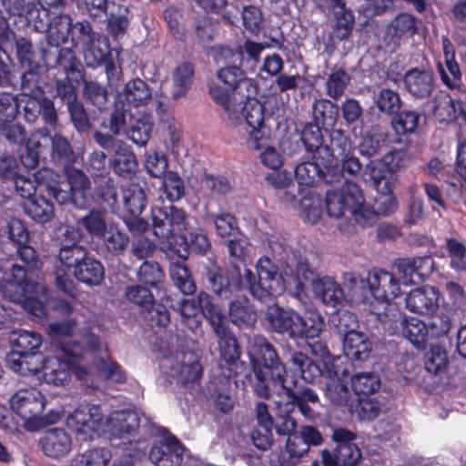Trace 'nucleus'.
<instances>
[{
    "mask_svg": "<svg viewBox=\"0 0 466 466\" xmlns=\"http://www.w3.org/2000/svg\"><path fill=\"white\" fill-rule=\"evenodd\" d=\"M309 451L308 444L297 432L288 436L286 449L279 457L281 466H294Z\"/></svg>",
    "mask_w": 466,
    "mask_h": 466,
    "instance_id": "nucleus-44",
    "label": "nucleus"
},
{
    "mask_svg": "<svg viewBox=\"0 0 466 466\" xmlns=\"http://www.w3.org/2000/svg\"><path fill=\"white\" fill-rule=\"evenodd\" d=\"M295 313L296 311L291 309L271 305L267 309L266 319L275 331L286 333L290 338V329H292Z\"/></svg>",
    "mask_w": 466,
    "mask_h": 466,
    "instance_id": "nucleus-41",
    "label": "nucleus"
},
{
    "mask_svg": "<svg viewBox=\"0 0 466 466\" xmlns=\"http://www.w3.org/2000/svg\"><path fill=\"white\" fill-rule=\"evenodd\" d=\"M137 167V160L134 153L128 147L118 145L115 150L114 168L119 174H127L134 171Z\"/></svg>",
    "mask_w": 466,
    "mask_h": 466,
    "instance_id": "nucleus-60",
    "label": "nucleus"
},
{
    "mask_svg": "<svg viewBox=\"0 0 466 466\" xmlns=\"http://www.w3.org/2000/svg\"><path fill=\"white\" fill-rule=\"evenodd\" d=\"M144 166L152 177H161L163 175H166L168 163L163 153L155 149H149L146 153Z\"/></svg>",
    "mask_w": 466,
    "mask_h": 466,
    "instance_id": "nucleus-62",
    "label": "nucleus"
},
{
    "mask_svg": "<svg viewBox=\"0 0 466 466\" xmlns=\"http://www.w3.org/2000/svg\"><path fill=\"white\" fill-rule=\"evenodd\" d=\"M152 130V121L149 115H145L142 117L136 118L129 124V128L127 130L128 137L137 145H145L150 137Z\"/></svg>",
    "mask_w": 466,
    "mask_h": 466,
    "instance_id": "nucleus-55",
    "label": "nucleus"
},
{
    "mask_svg": "<svg viewBox=\"0 0 466 466\" xmlns=\"http://www.w3.org/2000/svg\"><path fill=\"white\" fill-rule=\"evenodd\" d=\"M108 52V43L106 37L97 35L93 39L92 44H86L84 46V56L87 66L96 67L105 59Z\"/></svg>",
    "mask_w": 466,
    "mask_h": 466,
    "instance_id": "nucleus-50",
    "label": "nucleus"
},
{
    "mask_svg": "<svg viewBox=\"0 0 466 466\" xmlns=\"http://www.w3.org/2000/svg\"><path fill=\"white\" fill-rule=\"evenodd\" d=\"M14 40L17 59L21 66L25 69L22 76L23 86L27 88L30 81L35 84L37 82L40 56L35 52L32 43L28 39L21 37Z\"/></svg>",
    "mask_w": 466,
    "mask_h": 466,
    "instance_id": "nucleus-26",
    "label": "nucleus"
},
{
    "mask_svg": "<svg viewBox=\"0 0 466 466\" xmlns=\"http://www.w3.org/2000/svg\"><path fill=\"white\" fill-rule=\"evenodd\" d=\"M72 28L71 18L67 15L55 17L48 27V41L53 46H59L67 41Z\"/></svg>",
    "mask_w": 466,
    "mask_h": 466,
    "instance_id": "nucleus-51",
    "label": "nucleus"
},
{
    "mask_svg": "<svg viewBox=\"0 0 466 466\" xmlns=\"http://www.w3.org/2000/svg\"><path fill=\"white\" fill-rule=\"evenodd\" d=\"M272 98L260 102L254 96H244L242 103L239 99L231 102V106L236 108L238 119L228 121L233 126H239L248 136V142L254 149H260L264 147L268 138L264 126L265 108L272 102Z\"/></svg>",
    "mask_w": 466,
    "mask_h": 466,
    "instance_id": "nucleus-10",
    "label": "nucleus"
},
{
    "mask_svg": "<svg viewBox=\"0 0 466 466\" xmlns=\"http://www.w3.org/2000/svg\"><path fill=\"white\" fill-rule=\"evenodd\" d=\"M17 249L21 259L26 264V268L24 267L21 268L27 273V275L29 273L30 275L32 274V278H30L31 280L28 281L26 279L23 283V286L25 287L30 291H33L35 289V286L36 284H41L46 289L38 272L40 261L37 258L35 250L26 244L18 245Z\"/></svg>",
    "mask_w": 466,
    "mask_h": 466,
    "instance_id": "nucleus-39",
    "label": "nucleus"
},
{
    "mask_svg": "<svg viewBox=\"0 0 466 466\" xmlns=\"http://www.w3.org/2000/svg\"><path fill=\"white\" fill-rule=\"evenodd\" d=\"M86 250L77 245L67 246L63 244L59 252L61 267L56 271V286L65 294L75 297L76 292L73 281L68 278L67 272L73 271L86 258Z\"/></svg>",
    "mask_w": 466,
    "mask_h": 466,
    "instance_id": "nucleus-18",
    "label": "nucleus"
},
{
    "mask_svg": "<svg viewBox=\"0 0 466 466\" xmlns=\"http://www.w3.org/2000/svg\"><path fill=\"white\" fill-rule=\"evenodd\" d=\"M256 271L258 274V280L250 269L245 270L243 279L234 280L235 277H239L240 275L239 270L237 268L232 269L230 276L228 271L221 268L210 271L208 273V279L213 291L221 298L228 299L230 296L232 289L238 286L247 287L250 290L251 294L256 298L250 287L253 283L258 284L260 282V278L257 267ZM257 299H259L258 297Z\"/></svg>",
    "mask_w": 466,
    "mask_h": 466,
    "instance_id": "nucleus-17",
    "label": "nucleus"
},
{
    "mask_svg": "<svg viewBox=\"0 0 466 466\" xmlns=\"http://www.w3.org/2000/svg\"><path fill=\"white\" fill-rule=\"evenodd\" d=\"M229 317L238 326H251L256 322L257 313L248 300L242 298L229 304Z\"/></svg>",
    "mask_w": 466,
    "mask_h": 466,
    "instance_id": "nucleus-47",
    "label": "nucleus"
},
{
    "mask_svg": "<svg viewBox=\"0 0 466 466\" xmlns=\"http://www.w3.org/2000/svg\"><path fill=\"white\" fill-rule=\"evenodd\" d=\"M135 115L132 112L130 107L125 106L124 107L121 105H118V102L116 100L115 102V110L111 115L109 128L116 135L120 134L121 132H127L126 126L131 123Z\"/></svg>",
    "mask_w": 466,
    "mask_h": 466,
    "instance_id": "nucleus-61",
    "label": "nucleus"
},
{
    "mask_svg": "<svg viewBox=\"0 0 466 466\" xmlns=\"http://www.w3.org/2000/svg\"><path fill=\"white\" fill-rule=\"evenodd\" d=\"M334 162L323 165L315 154L309 155L308 159L299 162L295 168V176L300 186L313 187L317 181L324 177L326 171H330Z\"/></svg>",
    "mask_w": 466,
    "mask_h": 466,
    "instance_id": "nucleus-30",
    "label": "nucleus"
},
{
    "mask_svg": "<svg viewBox=\"0 0 466 466\" xmlns=\"http://www.w3.org/2000/svg\"><path fill=\"white\" fill-rule=\"evenodd\" d=\"M448 355L447 351L441 346H433L427 353L425 360V369L432 374H439L447 368Z\"/></svg>",
    "mask_w": 466,
    "mask_h": 466,
    "instance_id": "nucleus-63",
    "label": "nucleus"
},
{
    "mask_svg": "<svg viewBox=\"0 0 466 466\" xmlns=\"http://www.w3.org/2000/svg\"><path fill=\"white\" fill-rule=\"evenodd\" d=\"M170 276L175 285L184 293L192 294L196 286L191 275L182 261L172 262L170 265Z\"/></svg>",
    "mask_w": 466,
    "mask_h": 466,
    "instance_id": "nucleus-57",
    "label": "nucleus"
},
{
    "mask_svg": "<svg viewBox=\"0 0 466 466\" xmlns=\"http://www.w3.org/2000/svg\"><path fill=\"white\" fill-rule=\"evenodd\" d=\"M112 1L113 4H110L109 11L106 14L109 15L107 25L108 32L116 37L124 34L128 25V20L127 18L128 13L127 0Z\"/></svg>",
    "mask_w": 466,
    "mask_h": 466,
    "instance_id": "nucleus-42",
    "label": "nucleus"
},
{
    "mask_svg": "<svg viewBox=\"0 0 466 466\" xmlns=\"http://www.w3.org/2000/svg\"><path fill=\"white\" fill-rule=\"evenodd\" d=\"M71 445V438L63 429H51L40 439L42 451L54 458L67 454Z\"/></svg>",
    "mask_w": 466,
    "mask_h": 466,
    "instance_id": "nucleus-34",
    "label": "nucleus"
},
{
    "mask_svg": "<svg viewBox=\"0 0 466 466\" xmlns=\"http://www.w3.org/2000/svg\"><path fill=\"white\" fill-rule=\"evenodd\" d=\"M184 189V182L181 177L175 172H168L164 176L162 186L159 189V198L174 202L182 198Z\"/></svg>",
    "mask_w": 466,
    "mask_h": 466,
    "instance_id": "nucleus-54",
    "label": "nucleus"
},
{
    "mask_svg": "<svg viewBox=\"0 0 466 466\" xmlns=\"http://www.w3.org/2000/svg\"><path fill=\"white\" fill-rule=\"evenodd\" d=\"M324 328L322 316L315 310H307L304 316L295 313L290 338L293 339H313L318 338Z\"/></svg>",
    "mask_w": 466,
    "mask_h": 466,
    "instance_id": "nucleus-25",
    "label": "nucleus"
},
{
    "mask_svg": "<svg viewBox=\"0 0 466 466\" xmlns=\"http://www.w3.org/2000/svg\"><path fill=\"white\" fill-rule=\"evenodd\" d=\"M123 203L131 216L140 215L146 208V195L137 185H130L122 190Z\"/></svg>",
    "mask_w": 466,
    "mask_h": 466,
    "instance_id": "nucleus-52",
    "label": "nucleus"
},
{
    "mask_svg": "<svg viewBox=\"0 0 466 466\" xmlns=\"http://www.w3.org/2000/svg\"><path fill=\"white\" fill-rule=\"evenodd\" d=\"M57 93L64 98H67V107L71 115L72 122L74 123V126L76 127V129L79 131L87 130L88 119L83 106L74 101L75 96L73 94L72 87L65 84L61 85L58 83Z\"/></svg>",
    "mask_w": 466,
    "mask_h": 466,
    "instance_id": "nucleus-43",
    "label": "nucleus"
},
{
    "mask_svg": "<svg viewBox=\"0 0 466 466\" xmlns=\"http://www.w3.org/2000/svg\"><path fill=\"white\" fill-rule=\"evenodd\" d=\"M139 422L138 414L133 410L115 411L104 420L99 406L93 404L80 405L66 418L67 427L84 440L102 432L122 437L137 429Z\"/></svg>",
    "mask_w": 466,
    "mask_h": 466,
    "instance_id": "nucleus-6",
    "label": "nucleus"
},
{
    "mask_svg": "<svg viewBox=\"0 0 466 466\" xmlns=\"http://www.w3.org/2000/svg\"><path fill=\"white\" fill-rule=\"evenodd\" d=\"M416 31L415 17L407 13L398 15L388 26L387 32L393 41L408 38Z\"/></svg>",
    "mask_w": 466,
    "mask_h": 466,
    "instance_id": "nucleus-48",
    "label": "nucleus"
},
{
    "mask_svg": "<svg viewBox=\"0 0 466 466\" xmlns=\"http://www.w3.org/2000/svg\"><path fill=\"white\" fill-rule=\"evenodd\" d=\"M10 341L13 347L19 350H12L5 358L6 367L8 368V360L12 354H16L25 359L26 356H38L36 350L43 343L42 336L33 330H13L10 335Z\"/></svg>",
    "mask_w": 466,
    "mask_h": 466,
    "instance_id": "nucleus-29",
    "label": "nucleus"
},
{
    "mask_svg": "<svg viewBox=\"0 0 466 466\" xmlns=\"http://www.w3.org/2000/svg\"><path fill=\"white\" fill-rule=\"evenodd\" d=\"M194 76L192 64L184 62L178 65L162 86L163 92L172 100H178L186 96L191 87Z\"/></svg>",
    "mask_w": 466,
    "mask_h": 466,
    "instance_id": "nucleus-23",
    "label": "nucleus"
},
{
    "mask_svg": "<svg viewBox=\"0 0 466 466\" xmlns=\"http://www.w3.org/2000/svg\"><path fill=\"white\" fill-rule=\"evenodd\" d=\"M378 196L374 201V209L365 202V198L360 187L348 181L339 189L327 193L326 206L328 214L336 218L347 221L354 220L362 228L372 225L377 214L388 216L398 208L396 198L390 190H377Z\"/></svg>",
    "mask_w": 466,
    "mask_h": 466,
    "instance_id": "nucleus-4",
    "label": "nucleus"
},
{
    "mask_svg": "<svg viewBox=\"0 0 466 466\" xmlns=\"http://www.w3.org/2000/svg\"><path fill=\"white\" fill-rule=\"evenodd\" d=\"M183 452L184 448L177 440L169 437L151 448L149 459L156 466H177L182 461Z\"/></svg>",
    "mask_w": 466,
    "mask_h": 466,
    "instance_id": "nucleus-28",
    "label": "nucleus"
},
{
    "mask_svg": "<svg viewBox=\"0 0 466 466\" xmlns=\"http://www.w3.org/2000/svg\"><path fill=\"white\" fill-rule=\"evenodd\" d=\"M46 402V397L35 387L17 389L8 399L11 410L28 431L43 428L42 414Z\"/></svg>",
    "mask_w": 466,
    "mask_h": 466,
    "instance_id": "nucleus-11",
    "label": "nucleus"
},
{
    "mask_svg": "<svg viewBox=\"0 0 466 466\" xmlns=\"http://www.w3.org/2000/svg\"><path fill=\"white\" fill-rule=\"evenodd\" d=\"M352 390L357 394L368 395L373 393L380 388V379L372 372H364L350 377Z\"/></svg>",
    "mask_w": 466,
    "mask_h": 466,
    "instance_id": "nucleus-59",
    "label": "nucleus"
},
{
    "mask_svg": "<svg viewBox=\"0 0 466 466\" xmlns=\"http://www.w3.org/2000/svg\"><path fill=\"white\" fill-rule=\"evenodd\" d=\"M433 114L441 123H451L458 119L461 132L466 135V111L460 101L441 92L433 100Z\"/></svg>",
    "mask_w": 466,
    "mask_h": 466,
    "instance_id": "nucleus-22",
    "label": "nucleus"
},
{
    "mask_svg": "<svg viewBox=\"0 0 466 466\" xmlns=\"http://www.w3.org/2000/svg\"><path fill=\"white\" fill-rule=\"evenodd\" d=\"M331 439L336 442L335 453L328 450L322 451L324 466H355L361 459V452L354 443L356 439L352 431L338 428L332 432Z\"/></svg>",
    "mask_w": 466,
    "mask_h": 466,
    "instance_id": "nucleus-14",
    "label": "nucleus"
},
{
    "mask_svg": "<svg viewBox=\"0 0 466 466\" xmlns=\"http://www.w3.org/2000/svg\"><path fill=\"white\" fill-rule=\"evenodd\" d=\"M323 11L330 10L334 23L331 28L325 30L319 38L325 46V50L331 53L336 45L347 39L352 31L354 18L351 13L345 8L343 0H314Z\"/></svg>",
    "mask_w": 466,
    "mask_h": 466,
    "instance_id": "nucleus-13",
    "label": "nucleus"
},
{
    "mask_svg": "<svg viewBox=\"0 0 466 466\" xmlns=\"http://www.w3.org/2000/svg\"><path fill=\"white\" fill-rule=\"evenodd\" d=\"M397 322L401 327L402 335L411 344L418 349L423 348L428 337V328L422 320L398 312V319L395 320V323L397 324Z\"/></svg>",
    "mask_w": 466,
    "mask_h": 466,
    "instance_id": "nucleus-37",
    "label": "nucleus"
},
{
    "mask_svg": "<svg viewBox=\"0 0 466 466\" xmlns=\"http://www.w3.org/2000/svg\"><path fill=\"white\" fill-rule=\"evenodd\" d=\"M322 132L316 125H308L305 127L301 140L305 145L309 155L315 154L318 159H321L323 165H330L334 162V157L328 146H322Z\"/></svg>",
    "mask_w": 466,
    "mask_h": 466,
    "instance_id": "nucleus-31",
    "label": "nucleus"
},
{
    "mask_svg": "<svg viewBox=\"0 0 466 466\" xmlns=\"http://www.w3.org/2000/svg\"><path fill=\"white\" fill-rule=\"evenodd\" d=\"M248 355L253 363V370L257 381L254 390L258 396L268 398L270 388L279 394H285L294 403H311L316 405L318 395L310 389H302L298 393H292L291 385L295 378L288 380V373L273 346L264 338H256L248 347Z\"/></svg>",
    "mask_w": 466,
    "mask_h": 466,
    "instance_id": "nucleus-3",
    "label": "nucleus"
},
{
    "mask_svg": "<svg viewBox=\"0 0 466 466\" xmlns=\"http://www.w3.org/2000/svg\"><path fill=\"white\" fill-rule=\"evenodd\" d=\"M161 369L167 375L183 384L195 382L202 375V367L193 352L170 353L162 360Z\"/></svg>",
    "mask_w": 466,
    "mask_h": 466,
    "instance_id": "nucleus-15",
    "label": "nucleus"
},
{
    "mask_svg": "<svg viewBox=\"0 0 466 466\" xmlns=\"http://www.w3.org/2000/svg\"><path fill=\"white\" fill-rule=\"evenodd\" d=\"M378 109L387 115L397 112L401 106L400 95L390 88H382L375 97Z\"/></svg>",
    "mask_w": 466,
    "mask_h": 466,
    "instance_id": "nucleus-58",
    "label": "nucleus"
},
{
    "mask_svg": "<svg viewBox=\"0 0 466 466\" xmlns=\"http://www.w3.org/2000/svg\"><path fill=\"white\" fill-rule=\"evenodd\" d=\"M440 293L432 286L410 290L405 297V308L415 314L431 315L439 308Z\"/></svg>",
    "mask_w": 466,
    "mask_h": 466,
    "instance_id": "nucleus-21",
    "label": "nucleus"
},
{
    "mask_svg": "<svg viewBox=\"0 0 466 466\" xmlns=\"http://www.w3.org/2000/svg\"><path fill=\"white\" fill-rule=\"evenodd\" d=\"M128 300L139 305L148 311L150 320L157 326L165 327L170 321L167 309L161 304H155L151 292L141 286H133L126 292Z\"/></svg>",
    "mask_w": 466,
    "mask_h": 466,
    "instance_id": "nucleus-20",
    "label": "nucleus"
},
{
    "mask_svg": "<svg viewBox=\"0 0 466 466\" xmlns=\"http://www.w3.org/2000/svg\"><path fill=\"white\" fill-rule=\"evenodd\" d=\"M275 257L279 256L281 260L279 272L275 270L270 258H260L257 268L260 282L253 283L252 292L259 300L278 297L287 292L298 297L302 292L307 282L311 284L314 296L323 304L336 308L344 300L355 306L366 304L367 296L364 294L365 281L352 272L346 273L343 285L347 290L345 295L340 285L331 277H319L309 265L307 256L296 253H288L281 244L269 242Z\"/></svg>",
    "mask_w": 466,
    "mask_h": 466,
    "instance_id": "nucleus-1",
    "label": "nucleus"
},
{
    "mask_svg": "<svg viewBox=\"0 0 466 466\" xmlns=\"http://www.w3.org/2000/svg\"><path fill=\"white\" fill-rule=\"evenodd\" d=\"M24 208L25 213L38 223L48 222L55 215L53 205L41 196H35L27 200Z\"/></svg>",
    "mask_w": 466,
    "mask_h": 466,
    "instance_id": "nucleus-45",
    "label": "nucleus"
},
{
    "mask_svg": "<svg viewBox=\"0 0 466 466\" xmlns=\"http://www.w3.org/2000/svg\"><path fill=\"white\" fill-rule=\"evenodd\" d=\"M299 208L301 217L310 224L317 223L322 215L321 198L312 192L301 198Z\"/></svg>",
    "mask_w": 466,
    "mask_h": 466,
    "instance_id": "nucleus-56",
    "label": "nucleus"
},
{
    "mask_svg": "<svg viewBox=\"0 0 466 466\" xmlns=\"http://www.w3.org/2000/svg\"><path fill=\"white\" fill-rule=\"evenodd\" d=\"M365 281L364 294L368 298L366 304H361L364 309L381 318V313L374 305L390 306V302L401 294L400 283L393 271L376 269L369 273Z\"/></svg>",
    "mask_w": 466,
    "mask_h": 466,
    "instance_id": "nucleus-12",
    "label": "nucleus"
},
{
    "mask_svg": "<svg viewBox=\"0 0 466 466\" xmlns=\"http://www.w3.org/2000/svg\"><path fill=\"white\" fill-rule=\"evenodd\" d=\"M294 376H300L307 382H314L321 377L326 396L338 405L346 404L350 398L348 383L350 374L339 367V360L326 357L321 365L315 364L301 352H295L291 357Z\"/></svg>",
    "mask_w": 466,
    "mask_h": 466,
    "instance_id": "nucleus-8",
    "label": "nucleus"
},
{
    "mask_svg": "<svg viewBox=\"0 0 466 466\" xmlns=\"http://www.w3.org/2000/svg\"><path fill=\"white\" fill-rule=\"evenodd\" d=\"M75 326L76 324L73 320L54 322L49 325L50 334L53 337L56 349H59V345L64 344L69 350H73L78 346L84 352L86 351L78 342L74 345H69V341H67V339L75 332Z\"/></svg>",
    "mask_w": 466,
    "mask_h": 466,
    "instance_id": "nucleus-53",
    "label": "nucleus"
},
{
    "mask_svg": "<svg viewBox=\"0 0 466 466\" xmlns=\"http://www.w3.org/2000/svg\"><path fill=\"white\" fill-rule=\"evenodd\" d=\"M153 230L157 238L162 240L163 248L173 252L181 259H186L189 249L197 253H205L209 248L206 235L189 228L186 213L169 206L152 208Z\"/></svg>",
    "mask_w": 466,
    "mask_h": 466,
    "instance_id": "nucleus-5",
    "label": "nucleus"
},
{
    "mask_svg": "<svg viewBox=\"0 0 466 466\" xmlns=\"http://www.w3.org/2000/svg\"><path fill=\"white\" fill-rule=\"evenodd\" d=\"M386 141V134L379 127L370 128L358 143L359 153L366 157L377 155Z\"/></svg>",
    "mask_w": 466,
    "mask_h": 466,
    "instance_id": "nucleus-49",
    "label": "nucleus"
},
{
    "mask_svg": "<svg viewBox=\"0 0 466 466\" xmlns=\"http://www.w3.org/2000/svg\"><path fill=\"white\" fill-rule=\"evenodd\" d=\"M433 270V260L431 257L407 258L397 260L393 266V273L400 286H409L421 281Z\"/></svg>",
    "mask_w": 466,
    "mask_h": 466,
    "instance_id": "nucleus-19",
    "label": "nucleus"
},
{
    "mask_svg": "<svg viewBox=\"0 0 466 466\" xmlns=\"http://www.w3.org/2000/svg\"><path fill=\"white\" fill-rule=\"evenodd\" d=\"M365 181L371 182L376 190H390L392 187V177L387 167L380 159L370 161L363 172Z\"/></svg>",
    "mask_w": 466,
    "mask_h": 466,
    "instance_id": "nucleus-40",
    "label": "nucleus"
},
{
    "mask_svg": "<svg viewBox=\"0 0 466 466\" xmlns=\"http://www.w3.org/2000/svg\"><path fill=\"white\" fill-rule=\"evenodd\" d=\"M111 458L106 449H95L88 451L74 461V466H105Z\"/></svg>",
    "mask_w": 466,
    "mask_h": 466,
    "instance_id": "nucleus-64",
    "label": "nucleus"
},
{
    "mask_svg": "<svg viewBox=\"0 0 466 466\" xmlns=\"http://www.w3.org/2000/svg\"><path fill=\"white\" fill-rule=\"evenodd\" d=\"M23 93L18 97V105H24L25 117L28 122H34L41 113L43 91L39 86V78L36 84L30 81L27 88L22 86Z\"/></svg>",
    "mask_w": 466,
    "mask_h": 466,
    "instance_id": "nucleus-36",
    "label": "nucleus"
},
{
    "mask_svg": "<svg viewBox=\"0 0 466 466\" xmlns=\"http://www.w3.org/2000/svg\"><path fill=\"white\" fill-rule=\"evenodd\" d=\"M242 57L240 52H233L226 46L218 47V62L229 60L234 64L240 65ZM218 77L224 84L231 86L232 90L228 91L220 86H213L210 88V96L218 105L224 108L227 117L235 121L238 116L236 108L231 106V102L239 99L241 104L244 96H255L257 86L251 78L246 77L244 71L237 65L226 66L220 68L218 71Z\"/></svg>",
    "mask_w": 466,
    "mask_h": 466,
    "instance_id": "nucleus-7",
    "label": "nucleus"
},
{
    "mask_svg": "<svg viewBox=\"0 0 466 466\" xmlns=\"http://www.w3.org/2000/svg\"><path fill=\"white\" fill-rule=\"evenodd\" d=\"M55 356H21L12 354L8 360V369L25 376L33 377L55 386L65 385L70 379L71 371L87 386H96L93 374L85 367L77 365L76 360L84 356V350L76 347L69 350L64 344L55 350Z\"/></svg>",
    "mask_w": 466,
    "mask_h": 466,
    "instance_id": "nucleus-2",
    "label": "nucleus"
},
{
    "mask_svg": "<svg viewBox=\"0 0 466 466\" xmlns=\"http://www.w3.org/2000/svg\"><path fill=\"white\" fill-rule=\"evenodd\" d=\"M67 183L70 192L52 184L46 186L48 195L59 204L72 201L78 208L86 207L90 199V183L86 176L78 169L70 168L67 170Z\"/></svg>",
    "mask_w": 466,
    "mask_h": 466,
    "instance_id": "nucleus-16",
    "label": "nucleus"
},
{
    "mask_svg": "<svg viewBox=\"0 0 466 466\" xmlns=\"http://www.w3.org/2000/svg\"><path fill=\"white\" fill-rule=\"evenodd\" d=\"M177 309L185 319L196 318L202 312L210 321L211 316L222 313L220 309L211 303L209 296L200 292L197 298L184 299L177 305Z\"/></svg>",
    "mask_w": 466,
    "mask_h": 466,
    "instance_id": "nucleus-32",
    "label": "nucleus"
},
{
    "mask_svg": "<svg viewBox=\"0 0 466 466\" xmlns=\"http://www.w3.org/2000/svg\"><path fill=\"white\" fill-rule=\"evenodd\" d=\"M152 97L148 85L142 79L137 78L128 81L116 96V100L122 107L127 106L131 109L146 106Z\"/></svg>",
    "mask_w": 466,
    "mask_h": 466,
    "instance_id": "nucleus-27",
    "label": "nucleus"
},
{
    "mask_svg": "<svg viewBox=\"0 0 466 466\" xmlns=\"http://www.w3.org/2000/svg\"><path fill=\"white\" fill-rule=\"evenodd\" d=\"M343 350L348 358L363 361L370 354L371 343L363 332L348 330L343 339Z\"/></svg>",
    "mask_w": 466,
    "mask_h": 466,
    "instance_id": "nucleus-35",
    "label": "nucleus"
},
{
    "mask_svg": "<svg viewBox=\"0 0 466 466\" xmlns=\"http://www.w3.org/2000/svg\"><path fill=\"white\" fill-rule=\"evenodd\" d=\"M210 324L218 338L221 358L228 364L235 361L239 356L238 349L236 339L227 327L226 317L223 313L213 314L210 318Z\"/></svg>",
    "mask_w": 466,
    "mask_h": 466,
    "instance_id": "nucleus-24",
    "label": "nucleus"
},
{
    "mask_svg": "<svg viewBox=\"0 0 466 466\" xmlns=\"http://www.w3.org/2000/svg\"><path fill=\"white\" fill-rule=\"evenodd\" d=\"M51 174L49 169H41L36 172L34 176V179L29 177L21 175L19 172L15 177L12 178L15 183L16 192L23 198L29 200L35 197V192L40 193L47 192L46 186H52V184L45 181V178Z\"/></svg>",
    "mask_w": 466,
    "mask_h": 466,
    "instance_id": "nucleus-33",
    "label": "nucleus"
},
{
    "mask_svg": "<svg viewBox=\"0 0 466 466\" xmlns=\"http://www.w3.org/2000/svg\"><path fill=\"white\" fill-rule=\"evenodd\" d=\"M73 274L78 280L86 284L97 285L103 279L104 269L98 261L86 257L73 270Z\"/></svg>",
    "mask_w": 466,
    "mask_h": 466,
    "instance_id": "nucleus-46",
    "label": "nucleus"
},
{
    "mask_svg": "<svg viewBox=\"0 0 466 466\" xmlns=\"http://www.w3.org/2000/svg\"><path fill=\"white\" fill-rule=\"evenodd\" d=\"M407 90L416 97H426L434 87L433 76L430 71L411 69L404 77Z\"/></svg>",
    "mask_w": 466,
    "mask_h": 466,
    "instance_id": "nucleus-38",
    "label": "nucleus"
},
{
    "mask_svg": "<svg viewBox=\"0 0 466 466\" xmlns=\"http://www.w3.org/2000/svg\"><path fill=\"white\" fill-rule=\"evenodd\" d=\"M30 278L32 274L27 275L19 265L8 261L0 264V292L27 313L41 319L47 314V289L41 284H36L33 291L27 289L23 283L26 279L31 280Z\"/></svg>",
    "mask_w": 466,
    "mask_h": 466,
    "instance_id": "nucleus-9",
    "label": "nucleus"
}]
</instances>
